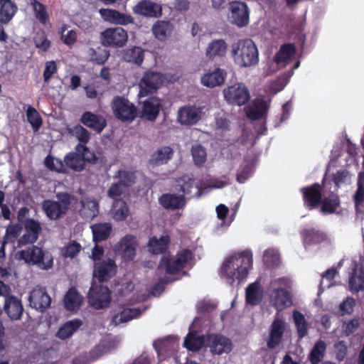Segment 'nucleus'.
I'll list each match as a JSON object with an SVG mask.
<instances>
[{
	"label": "nucleus",
	"mask_w": 364,
	"mask_h": 364,
	"mask_svg": "<svg viewBox=\"0 0 364 364\" xmlns=\"http://www.w3.org/2000/svg\"><path fill=\"white\" fill-rule=\"evenodd\" d=\"M252 264V252L245 250L228 258L221 267V274L232 285L236 280L240 282L247 277Z\"/></svg>",
	"instance_id": "1"
},
{
	"label": "nucleus",
	"mask_w": 364,
	"mask_h": 364,
	"mask_svg": "<svg viewBox=\"0 0 364 364\" xmlns=\"http://www.w3.org/2000/svg\"><path fill=\"white\" fill-rule=\"evenodd\" d=\"M230 55L240 68H249L259 62V51L255 42L250 38L239 40L231 45Z\"/></svg>",
	"instance_id": "2"
},
{
	"label": "nucleus",
	"mask_w": 364,
	"mask_h": 364,
	"mask_svg": "<svg viewBox=\"0 0 364 364\" xmlns=\"http://www.w3.org/2000/svg\"><path fill=\"white\" fill-rule=\"evenodd\" d=\"M193 257V253L188 248L177 252L176 255L171 252L164 253L161 257L158 270L168 275H175L181 272Z\"/></svg>",
	"instance_id": "3"
},
{
	"label": "nucleus",
	"mask_w": 364,
	"mask_h": 364,
	"mask_svg": "<svg viewBox=\"0 0 364 364\" xmlns=\"http://www.w3.org/2000/svg\"><path fill=\"white\" fill-rule=\"evenodd\" d=\"M56 197L58 200L46 199L42 203V210L52 220L63 218L70 208L72 200L75 198L73 196L66 192L58 193Z\"/></svg>",
	"instance_id": "4"
},
{
	"label": "nucleus",
	"mask_w": 364,
	"mask_h": 364,
	"mask_svg": "<svg viewBox=\"0 0 364 364\" xmlns=\"http://www.w3.org/2000/svg\"><path fill=\"white\" fill-rule=\"evenodd\" d=\"M18 258L29 265H38L44 270H48L53 266V258L49 252H46L41 247L33 245L26 250L18 252Z\"/></svg>",
	"instance_id": "5"
},
{
	"label": "nucleus",
	"mask_w": 364,
	"mask_h": 364,
	"mask_svg": "<svg viewBox=\"0 0 364 364\" xmlns=\"http://www.w3.org/2000/svg\"><path fill=\"white\" fill-rule=\"evenodd\" d=\"M76 152H70L65 155L64 162L70 169L75 171H81L85 168V161H95V156L84 144H78L75 146Z\"/></svg>",
	"instance_id": "6"
},
{
	"label": "nucleus",
	"mask_w": 364,
	"mask_h": 364,
	"mask_svg": "<svg viewBox=\"0 0 364 364\" xmlns=\"http://www.w3.org/2000/svg\"><path fill=\"white\" fill-rule=\"evenodd\" d=\"M164 80V75L161 73L152 70L144 72L138 83L139 88L138 96L144 97L156 93L162 85Z\"/></svg>",
	"instance_id": "7"
},
{
	"label": "nucleus",
	"mask_w": 364,
	"mask_h": 364,
	"mask_svg": "<svg viewBox=\"0 0 364 364\" xmlns=\"http://www.w3.org/2000/svg\"><path fill=\"white\" fill-rule=\"evenodd\" d=\"M112 109L114 117L123 122H131L137 117V108L124 97H115L112 102Z\"/></svg>",
	"instance_id": "8"
},
{
	"label": "nucleus",
	"mask_w": 364,
	"mask_h": 364,
	"mask_svg": "<svg viewBox=\"0 0 364 364\" xmlns=\"http://www.w3.org/2000/svg\"><path fill=\"white\" fill-rule=\"evenodd\" d=\"M100 43L105 47L119 48L124 47L128 41V34L122 27L108 28L100 33Z\"/></svg>",
	"instance_id": "9"
},
{
	"label": "nucleus",
	"mask_w": 364,
	"mask_h": 364,
	"mask_svg": "<svg viewBox=\"0 0 364 364\" xmlns=\"http://www.w3.org/2000/svg\"><path fill=\"white\" fill-rule=\"evenodd\" d=\"M88 302L95 309L109 306L111 301V291L106 286L92 284L88 292Z\"/></svg>",
	"instance_id": "10"
},
{
	"label": "nucleus",
	"mask_w": 364,
	"mask_h": 364,
	"mask_svg": "<svg viewBox=\"0 0 364 364\" xmlns=\"http://www.w3.org/2000/svg\"><path fill=\"white\" fill-rule=\"evenodd\" d=\"M223 95L228 103L238 106L245 105L250 99V91L242 83L228 87L223 90Z\"/></svg>",
	"instance_id": "11"
},
{
	"label": "nucleus",
	"mask_w": 364,
	"mask_h": 364,
	"mask_svg": "<svg viewBox=\"0 0 364 364\" xmlns=\"http://www.w3.org/2000/svg\"><path fill=\"white\" fill-rule=\"evenodd\" d=\"M230 22L242 28L250 22V9L247 4L241 1H234L229 4Z\"/></svg>",
	"instance_id": "12"
},
{
	"label": "nucleus",
	"mask_w": 364,
	"mask_h": 364,
	"mask_svg": "<svg viewBox=\"0 0 364 364\" xmlns=\"http://www.w3.org/2000/svg\"><path fill=\"white\" fill-rule=\"evenodd\" d=\"M93 267V277L100 283L108 282L117 272V265L114 259L111 258H106L94 263Z\"/></svg>",
	"instance_id": "13"
},
{
	"label": "nucleus",
	"mask_w": 364,
	"mask_h": 364,
	"mask_svg": "<svg viewBox=\"0 0 364 364\" xmlns=\"http://www.w3.org/2000/svg\"><path fill=\"white\" fill-rule=\"evenodd\" d=\"M300 192L302 193L304 205L308 210L315 209L320 205L323 194L321 186L318 183L302 187Z\"/></svg>",
	"instance_id": "14"
},
{
	"label": "nucleus",
	"mask_w": 364,
	"mask_h": 364,
	"mask_svg": "<svg viewBox=\"0 0 364 364\" xmlns=\"http://www.w3.org/2000/svg\"><path fill=\"white\" fill-rule=\"evenodd\" d=\"M201 109L195 105H185L178 111L177 120L181 125L192 126L201 119Z\"/></svg>",
	"instance_id": "15"
},
{
	"label": "nucleus",
	"mask_w": 364,
	"mask_h": 364,
	"mask_svg": "<svg viewBox=\"0 0 364 364\" xmlns=\"http://www.w3.org/2000/svg\"><path fill=\"white\" fill-rule=\"evenodd\" d=\"M208 346L213 354L228 353L232 349L231 341L221 334H210L207 338Z\"/></svg>",
	"instance_id": "16"
},
{
	"label": "nucleus",
	"mask_w": 364,
	"mask_h": 364,
	"mask_svg": "<svg viewBox=\"0 0 364 364\" xmlns=\"http://www.w3.org/2000/svg\"><path fill=\"white\" fill-rule=\"evenodd\" d=\"M132 10L135 14L147 18H158L162 14L161 5L150 0L139 1Z\"/></svg>",
	"instance_id": "17"
},
{
	"label": "nucleus",
	"mask_w": 364,
	"mask_h": 364,
	"mask_svg": "<svg viewBox=\"0 0 364 364\" xmlns=\"http://www.w3.org/2000/svg\"><path fill=\"white\" fill-rule=\"evenodd\" d=\"M28 301L31 307L42 312L48 309L51 303V299L44 287L33 289L30 293Z\"/></svg>",
	"instance_id": "18"
},
{
	"label": "nucleus",
	"mask_w": 364,
	"mask_h": 364,
	"mask_svg": "<svg viewBox=\"0 0 364 364\" xmlns=\"http://www.w3.org/2000/svg\"><path fill=\"white\" fill-rule=\"evenodd\" d=\"M99 13L105 21L113 24L127 26L134 23V19L131 15L121 13L117 10L100 9Z\"/></svg>",
	"instance_id": "19"
},
{
	"label": "nucleus",
	"mask_w": 364,
	"mask_h": 364,
	"mask_svg": "<svg viewBox=\"0 0 364 364\" xmlns=\"http://www.w3.org/2000/svg\"><path fill=\"white\" fill-rule=\"evenodd\" d=\"M136 237L132 235H126L115 245V250L124 259L131 260L136 255Z\"/></svg>",
	"instance_id": "20"
},
{
	"label": "nucleus",
	"mask_w": 364,
	"mask_h": 364,
	"mask_svg": "<svg viewBox=\"0 0 364 364\" xmlns=\"http://www.w3.org/2000/svg\"><path fill=\"white\" fill-rule=\"evenodd\" d=\"M161 107V99L156 97H149L142 103L141 117L149 121L154 122L159 114Z\"/></svg>",
	"instance_id": "21"
},
{
	"label": "nucleus",
	"mask_w": 364,
	"mask_h": 364,
	"mask_svg": "<svg viewBox=\"0 0 364 364\" xmlns=\"http://www.w3.org/2000/svg\"><path fill=\"white\" fill-rule=\"evenodd\" d=\"M285 322L284 319L276 317L269 327V336L267 346L273 349L281 343L285 331Z\"/></svg>",
	"instance_id": "22"
},
{
	"label": "nucleus",
	"mask_w": 364,
	"mask_h": 364,
	"mask_svg": "<svg viewBox=\"0 0 364 364\" xmlns=\"http://www.w3.org/2000/svg\"><path fill=\"white\" fill-rule=\"evenodd\" d=\"M80 120L85 126L98 134H100L107 124V120L103 116L90 111L85 112Z\"/></svg>",
	"instance_id": "23"
},
{
	"label": "nucleus",
	"mask_w": 364,
	"mask_h": 364,
	"mask_svg": "<svg viewBox=\"0 0 364 364\" xmlns=\"http://www.w3.org/2000/svg\"><path fill=\"white\" fill-rule=\"evenodd\" d=\"M348 290L353 294L364 291V269L355 264L348 275Z\"/></svg>",
	"instance_id": "24"
},
{
	"label": "nucleus",
	"mask_w": 364,
	"mask_h": 364,
	"mask_svg": "<svg viewBox=\"0 0 364 364\" xmlns=\"http://www.w3.org/2000/svg\"><path fill=\"white\" fill-rule=\"evenodd\" d=\"M159 203L166 210H176L185 207L186 199L183 195L163 193L159 198Z\"/></svg>",
	"instance_id": "25"
},
{
	"label": "nucleus",
	"mask_w": 364,
	"mask_h": 364,
	"mask_svg": "<svg viewBox=\"0 0 364 364\" xmlns=\"http://www.w3.org/2000/svg\"><path fill=\"white\" fill-rule=\"evenodd\" d=\"M4 310L11 320H19L23 312L21 299L14 295L7 296L4 299Z\"/></svg>",
	"instance_id": "26"
},
{
	"label": "nucleus",
	"mask_w": 364,
	"mask_h": 364,
	"mask_svg": "<svg viewBox=\"0 0 364 364\" xmlns=\"http://www.w3.org/2000/svg\"><path fill=\"white\" fill-rule=\"evenodd\" d=\"M227 71L220 68H215L213 71L205 73L201 77V83L203 85L213 88L223 85L227 77Z\"/></svg>",
	"instance_id": "27"
},
{
	"label": "nucleus",
	"mask_w": 364,
	"mask_h": 364,
	"mask_svg": "<svg viewBox=\"0 0 364 364\" xmlns=\"http://www.w3.org/2000/svg\"><path fill=\"white\" fill-rule=\"evenodd\" d=\"M99 213L98 202L90 198H83L81 200V208L79 214L81 218L87 221L92 220Z\"/></svg>",
	"instance_id": "28"
},
{
	"label": "nucleus",
	"mask_w": 364,
	"mask_h": 364,
	"mask_svg": "<svg viewBox=\"0 0 364 364\" xmlns=\"http://www.w3.org/2000/svg\"><path fill=\"white\" fill-rule=\"evenodd\" d=\"M18 6L11 0H0V23L8 24L16 15Z\"/></svg>",
	"instance_id": "29"
},
{
	"label": "nucleus",
	"mask_w": 364,
	"mask_h": 364,
	"mask_svg": "<svg viewBox=\"0 0 364 364\" xmlns=\"http://www.w3.org/2000/svg\"><path fill=\"white\" fill-rule=\"evenodd\" d=\"M227 43L223 39L213 40L205 50V55L210 60L223 58L227 52Z\"/></svg>",
	"instance_id": "30"
},
{
	"label": "nucleus",
	"mask_w": 364,
	"mask_h": 364,
	"mask_svg": "<svg viewBox=\"0 0 364 364\" xmlns=\"http://www.w3.org/2000/svg\"><path fill=\"white\" fill-rule=\"evenodd\" d=\"M272 302L273 306L278 311L282 310L283 309L291 306L292 304L289 292L283 288L274 291Z\"/></svg>",
	"instance_id": "31"
},
{
	"label": "nucleus",
	"mask_w": 364,
	"mask_h": 364,
	"mask_svg": "<svg viewBox=\"0 0 364 364\" xmlns=\"http://www.w3.org/2000/svg\"><path fill=\"white\" fill-rule=\"evenodd\" d=\"M82 325V321L79 318H75L65 322L56 333L58 338L65 340L71 337Z\"/></svg>",
	"instance_id": "32"
},
{
	"label": "nucleus",
	"mask_w": 364,
	"mask_h": 364,
	"mask_svg": "<svg viewBox=\"0 0 364 364\" xmlns=\"http://www.w3.org/2000/svg\"><path fill=\"white\" fill-rule=\"evenodd\" d=\"M301 234L304 244L308 245L320 244L326 239L325 234L314 228H304Z\"/></svg>",
	"instance_id": "33"
},
{
	"label": "nucleus",
	"mask_w": 364,
	"mask_h": 364,
	"mask_svg": "<svg viewBox=\"0 0 364 364\" xmlns=\"http://www.w3.org/2000/svg\"><path fill=\"white\" fill-rule=\"evenodd\" d=\"M82 298L75 287L68 289L64 297L65 308L70 311L77 310L81 304Z\"/></svg>",
	"instance_id": "34"
},
{
	"label": "nucleus",
	"mask_w": 364,
	"mask_h": 364,
	"mask_svg": "<svg viewBox=\"0 0 364 364\" xmlns=\"http://www.w3.org/2000/svg\"><path fill=\"white\" fill-rule=\"evenodd\" d=\"M137 171L131 170H118L113 178L122 185L127 190L136 183Z\"/></svg>",
	"instance_id": "35"
},
{
	"label": "nucleus",
	"mask_w": 364,
	"mask_h": 364,
	"mask_svg": "<svg viewBox=\"0 0 364 364\" xmlns=\"http://www.w3.org/2000/svg\"><path fill=\"white\" fill-rule=\"evenodd\" d=\"M93 241L98 243L106 240L112 231V225L109 223H100L91 226Z\"/></svg>",
	"instance_id": "36"
},
{
	"label": "nucleus",
	"mask_w": 364,
	"mask_h": 364,
	"mask_svg": "<svg viewBox=\"0 0 364 364\" xmlns=\"http://www.w3.org/2000/svg\"><path fill=\"white\" fill-rule=\"evenodd\" d=\"M169 243L170 237L168 235H163L159 239L153 236L149 239L148 247L149 251L154 255L164 254Z\"/></svg>",
	"instance_id": "37"
},
{
	"label": "nucleus",
	"mask_w": 364,
	"mask_h": 364,
	"mask_svg": "<svg viewBox=\"0 0 364 364\" xmlns=\"http://www.w3.org/2000/svg\"><path fill=\"white\" fill-rule=\"evenodd\" d=\"M173 153V149L170 146L161 147L151 155L149 162L154 166L166 164L172 158Z\"/></svg>",
	"instance_id": "38"
},
{
	"label": "nucleus",
	"mask_w": 364,
	"mask_h": 364,
	"mask_svg": "<svg viewBox=\"0 0 364 364\" xmlns=\"http://www.w3.org/2000/svg\"><path fill=\"white\" fill-rule=\"evenodd\" d=\"M321 205V212L323 214H333L336 212L338 208L340 206L339 197L334 194L331 193L327 197H322Z\"/></svg>",
	"instance_id": "39"
},
{
	"label": "nucleus",
	"mask_w": 364,
	"mask_h": 364,
	"mask_svg": "<svg viewBox=\"0 0 364 364\" xmlns=\"http://www.w3.org/2000/svg\"><path fill=\"white\" fill-rule=\"evenodd\" d=\"M173 25L166 21H158L152 26L155 37L161 41H164L168 36L171 35Z\"/></svg>",
	"instance_id": "40"
},
{
	"label": "nucleus",
	"mask_w": 364,
	"mask_h": 364,
	"mask_svg": "<svg viewBox=\"0 0 364 364\" xmlns=\"http://www.w3.org/2000/svg\"><path fill=\"white\" fill-rule=\"evenodd\" d=\"M296 53V48L293 43H285L281 46L279 50L274 57V61L277 64L285 63L289 60Z\"/></svg>",
	"instance_id": "41"
},
{
	"label": "nucleus",
	"mask_w": 364,
	"mask_h": 364,
	"mask_svg": "<svg viewBox=\"0 0 364 364\" xmlns=\"http://www.w3.org/2000/svg\"><path fill=\"white\" fill-rule=\"evenodd\" d=\"M29 4L32 7L36 18L46 26L49 22V14L44 4L38 0H29Z\"/></svg>",
	"instance_id": "42"
},
{
	"label": "nucleus",
	"mask_w": 364,
	"mask_h": 364,
	"mask_svg": "<svg viewBox=\"0 0 364 364\" xmlns=\"http://www.w3.org/2000/svg\"><path fill=\"white\" fill-rule=\"evenodd\" d=\"M269 106L266 101L260 100L255 102L252 108L247 113V117L252 120H259L267 113Z\"/></svg>",
	"instance_id": "43"
},
{
	"label": "nucleus",
	"mask_w": 364,
	"mask_h": 364,
	"mask_svg": "<svg viewBox=\"0 0 364 364\" xmlns=\"http://www.w3.org/2000/svg\"><path fill=\"white\" fill-rule=\"evenodd\" d=\"M204 344L202 336H198L196 332H190L186 336L183 346L188 350L198 351L200 350Z\"/></svg>",
	"instance_id": "44"
},
{
	"label": "nucleus",
	"mask_w": 364,
	"mask_h": 364,
	"mask_svg": "<svg viewBox=\"0 0 364 364\" xmlns=\"http://www.w3.org/2000/svg\"><path fill=\"white\" fill-rule=\"evenodd\" d=\"M141 314V311L137 308L124 309L112 318V321L115 324L127 322L133 318H136Z\"/></svg>",
	"instance_id": "45"
},
{
	"label": "nucleus",
	"mask_w": 364,
	"mask_h": 364,
	"mask_svg": "<svg viewBox=\"0 0 364 364\" xmlns=\"http://www.w3.org/2000/svg\"><path fill=\"white\" fill-rule=\"evenodd\" d=\"M292 316L299 338H303L308 333L309 323L303 314L297 310L294 311Z\"/></svg>",
	"instance_id": "46"
},
{
	"label": "nucleus",
	"mask_w": 364,
	"mask_h": 364,
	"mask_svg": "<svg viewBox=\"0 0 364 364\" xmlns=\"http://www.w3.org/2000/svg\"><path fill=\"white\" fill-rule=\"evenodd\" d=\"M144 50L140 47H134L127 50L123 58L125 61L133 63L137 65H141L144 61Z\"/></svg>",
	"instance_id": "47"
},
{
	"label": "nucleus",
	"mask_w": 364,
	"mask_h": 364,
	"mask_svg": "<svg viewBox=\"0 0 364 364\" xmlns=\"http://www.w3.org/2000/svg\"><path fill=\"white\" fill-rule=\"evenodd\" d=\"M259 289V284L257 282L247 286L245 292V299L247 304L255 306L260 303L261 299L258 293Z\"/></svg>",
	"instance_id": "48"
},
{
	"label": "nucleus",
	"mask_w": 364,
	"mask_h": 364,
	"mask_svg": "<svg viewBox=\"0 0 364 364\" xmlns=\"http://www.w3.org/2000/svg\"><path fill=\"white\" fill-rule=\"evenodd\" d=\"M326 346L324 341L319 340L316 343L309 354V360L311 364H318L324 356Z\"/></svg>",
	"instance_id": "49"
},
{
	"label": "nucleus",
	"mask_w": 364,
	"mask_h": 364,
	"mask_svg": "<svg viewBox=\"0 0 364 364\" xmlns=\"http://www.w3.org/2000/svg\"><path fill=\"white\" fill-rule=\"evenodd\" d=\"M26 117L33 129L35 132L38 131L43 124V119L37 110L34 107L28 106L26 109Z\"/></svg>",
	"instance_id": "50"
},
{
	"label": "nucleus",
	"mask_w": 364,
	"mask_h": 364,
	"mask_svg": "<svg viewBox=\"0 0 364 364\" xmlns=\"http://www.w3.org/2000/svg\"><path fill=\"white\" fill-rule=\"evenodd\" d=\"M87 53L90 60L97 65H104L110 55L109 51L100 48H98L97 50L90 48Z\"/></svg>",
	"instance_id": "51"
},
{
	"label": "nucleus",
	"mask_w": 364,
	"mask_h": 364,
	"mask_svg": "<svg viewBox=\"0 0 364 364\" xmlns=\"http://www.w3.org/2000/svg\"><path fill=\"white\" fill-rule=\"evenodd\" d=\"M129 207L122 200H117L113 208V217L117 221L124 220L129 215Z\"/></svg>",
	"instance_id": "52"
},
{
	"label": "nucleus",
	"mask_w": 364,
	"mask_h": 364,
	"mask_svg": "<svg viewBox=\"0 0 364 364\" xmlns=\"http://www.w3.org/2000/svg\"><path fill=\"white\" fill-rule=\"evenodd\" d=\"M195 179L193 176L189 175H183L177 181V190L182 193L183 196L188 195L191 193V189L194 186Z\"/></svg>",
	"instance_id": "53"
},
{
	"label": "nucleus",
	"mask_w": 364,
	"mask_h": 364,
	"mask_svg": "<svg viewBox=\"0 0 364 364\" xmlns=\"http://www.w3.org/2000/svg\"><path fill=\"white\" fill-rule=\"evenodd\" d=\"M191 154L195 165L198 167L203 166L207 158L205 149L201 144H197L192 147Z\"/></svg>",
	"instance_id": "54"
},
{
	"label": "nucleus",
	"mask_w": 364,
	"mask_h": 364,
	"mask_svg": "<svg viewBox=\"0 0 364 364\" xmlns=\"http://www.w3.org/2000/svg\"><path fill=\"white\" fill-rule=\"evenodd\" d=\"M33 43L37 48L47 52L50 47V41L48 39L44 31H38L33 37Z\"/></svg>",
	"instance_id": "55"
},
{
	"label": "nucleus",
	"mask_w": 364,
	"mask_h": 364,
	"mask_svg": "<svg viewBox=\"0 0 364 364\" xmlns=\"http://www.w3.org/2000/svg\"><path fill=\"white\" fill-rule=\"evenodd\" d=\"M21 232V227L18 225H9L6 230L5 235L3 237L4 243H14Z\"/></svg>",
	"instance_id": "56"
},
{
	"label": "nucleus",
	"mask_w": 364,
	"mask_h": 364,
	"mask_svg": "<svg viewBox=\"0 0 364 364\" xmlns=\"http://www.w3.org/2000/svg\"><path fill=\"white\" fill-rule=\"evenodd\" d=\"M126 190L127 189L117 181L113 183L107 190V196L115 201L121 200L120 197Z\"/></svg>",
	"instance_id": "57"
},
{
	"label": "nucleus",
	"mask_w": 364,
	"mask_h": 364,
	"mask_svg": "<svg viewBox=\"0 0 364 364\" xmlns=\"http://www.w3.org/2000/svg\"><path fill=\"white\" fill-rule=\"evenodd\" d=\"M23 224L26 232H29L38 237H39L42 228L38 220L33 218H27L24 220Z\"/></svg>",
	"instance_id": "58"
},
{
	"label": "nucleus",
	"mask_w": 364,
	"mask_h": 364,
	"mask_svg": "<svg viewBox=\"0 0 364 364\" xmlns=\"http://www.w3.org/2000/svg\"><path fill=\"white\" fill-rule=\"evenodd\" d=\"M67 30V26L63 25L60 28L61 40L63 42L68 46H73L77 41V33L74 30L68 31L66 34L65 31Z\"/></svg>",
	"instance_id": "59"
},
{
	"label": "nucleus",
	"mask_w": 364,
	"mask_h": 364,
	"mask_svg": "<svg viewBox=\"0 0 364 364\" xmlns=\"http://www.w3.org/2000/svg\"><path fill=\"white\" fill-rule=\"evenodd\" d=\"M72 133L82 143L86 144L90 139L89 132L81 125H76L72 129Z\"/></svg>",
	"instance_id": "60"
},
{
	"label": "nucleus",
	"mask_w": 364,
	"mask_h": 364,
	"mask_svg": "<svg viewBox=\"0 0 364 364\" xmlns=\"http://www.w3.org/2000/svg\"><path fill=\"white\" fill-rule=\"evenodd\" d=\"M360 325L358 318H353L343 323V331L346 336H349L357 331Z\"/></svg>",
	"instance_id": "61"
},
{
	"label": "nucleus",
	"mask_w": 364,
	"mask_h": 364,
	"mask_svg": "<svg viewBox=\"0 0 364 364\" xmlns=\"http://www.w3.org/2000/svg\"><path fill=\"white\" fill-rule=\"evenodd\" d=\"M58 71V66L54 60L47 61L45 63V69L43 71V80L45 82H48L53 74Z\"/></svg>",
	"instance_id": "62"
},
{
	"label": "nucleus",
	"mask_w": 364,
	"mask_h": 364,
	"mask_svg": "<svg viewBox=\"0 0 364 364\" xmlns=\"http://www.w3.org/2000/svg\"><path fill=\"white\" fill-rule=\"evenodd\" d=\"M80 250L81 245L77 242L73 241L64 248L63 255L65 257L73 258L80 252Z\"/></svg>",
	"instance_id": "63"
},
{
	"label": "nucleus",
	"mask_w": 364,
	"mask_h": 364,
	"mask_svg": "<svg viewBox=\"0 0 364 364\" xmlns=\"http://www.w3.org/2000/svg\"><path fill=\"white\" fill-rule=\"evenodd\" d=\"M354 203L357 206L364 201V180L360 177L358 181V188L354 195Z\"/></svg>",
	"instance_id": "64"
}]
</instances>
